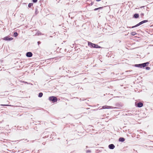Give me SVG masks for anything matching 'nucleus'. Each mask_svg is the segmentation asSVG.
<instances>
[{
	"label": "nucleus",
	"instance_id": "f257e3e1",
	"mask_svg": "<svg viewBox=\"0 0 153 153\" xmlns=\"http://www.w3.org/2000/svg\"><path fill=\"white\" fill-rule=\"evenodd\" d=\"M116 106L117 107H118V108H117L116 107H113L111 106H108L107 105L104 106L102 107V108L103 109H109V108H120L121 107H122V106L121 105H116Z\"/></svg>",
	"mask_w": 153,
	"mask_h": 153
},
{
	"label": "nucleus",
	"instance_id": "f03ea898",
	"mask_svg": "<svg viewBox=\"0 0 153 153\" xmlns=\"http://www.w3.org/2000/svg\"><path fill=\"white\" fill-rule=\"evenodd\" d=\"M149 64V62H146V63H144L142 64H136L135 65V67L142 68V67H144L146 66L147 65Z\"/></svg>",
	"mask_w": 153,
	"mask_h": 153
},
{
	"label": "nucleus",
	"instance_id": "7ed1b4c3",
	"mask_svg": "<svg viewBox=\"0 0 153 153\" xmlns=\"http://www.w3.org/2000/svg\"><path fill=\"white\" fill-rule=\"evenodd\" d=\"M49 100L51 101H52L53 102H55L57 101V98L54 96H51L49 97Z\"/></svg>",
	"mask_w": 153,
	"mask_h": 153
},
{
	"label": "nucleus",
	"instance_id": "20e7f679",
	"mask_svg": "<svg viewBox=\"0 0 153 153\" xmlns=\"http://www.w3.org/2000/svg\"><path fill=\"white\" fill-rule=\"evenodd\" d=\"M148 22V21L147 20H145L141 22H139L138 24H137L136 25H135L134 26H132L131 27V28H133L137 27L139 25H140L145 23L147 22Z\"/></svg>",
	"mask_w": 153,
	"mask_h": 153
},
{
	"label": "nucleus",
	"instance_id": "39448f33",
	"mask_svg": "<svg viewBox=\"0 0 153 153\" xmlns=\"http://www.w3.org/2000/svg\"><path fill=\"white\" fill-rule=\"evenodd\" d=\"M88 46L90 48H94L95 47V44L92 43L90 42H88Z\"/></svg>",
	"mask_w": 153,
	"mask_h": 153
},
{
	"label": "nucleus",
	"instance_id": "423d86ee",
	"mask_svg": "<svg viewBox=\"0 0 153 153\" xmlns=\"http://www.w3.org/2000/svg\"><path fill=\"white\" fill-rule=\"evenodd\" d=\"M4 39L7 41H10L13 39V38L12 37L10 38L9 36H6L4 38Z\"/></svg>",
	"mask_w": 153,
	"mask_h": 153
},
{
	"label": "nucleus",
	"instance_id": "0eeeda50",
	"mask_svg": "<svg viewBox=\"0 0 153 153\" xmlns=\"http://www.w3.org/2000/svg\"><path fill=\"white\" fill-rule=\"evenodd\" d=\"M32 55V53L31 52H27L26 54V56L27 57H31Z\"/></svg>",
	"mask_w": 153,
	"mask_h": 153
},
{
	"label": "nucleus",
	"instance_id": "6e6552de",
	"mask_svg": "<svg viewBox=\"0 0 153 153\" xmlns=\"http://www.w3.org/2000/svg\"><path fill=\"white\" fill-rule=\"evenodd\" d=\"M108 148L110 149H113L115 148V146L113 144H111L109 145Z\"/></svg>",
	"mask_w": 153,
	"mask_h": 153
},
{
	"label": "nucleus",
	"instance_id": "1a4fd4ad",
	"mask_svg": "<svg viewBox=\"0 0 153 153\" xmlns=\"http://www.w3.org/2000/svg\"><path fill=\"white\" fill-rule=\"evenodd\" d=\"M143 103L141 102H138L137 105V106L138 107L140 108L141 107L143 106Z\"/></svg>",
	"mask_w": 153,
	"mask_h": 153
},
{
	"label": "nucleus",
	"instance_id": "9d476101",
	"mask_svg": "<svg viewBox=\"0 0 153 153\" xmlns=\"http://www.w3.org/2000/svg\"><path fill=\"white\" fill-rule=\"evenodd\" d=\"M125 139L123 137H120L119 138V140L120 142H123L125 141Z\"/></svg>",
	"mask_w": 153,
	"mask_h": 153
},
{
	"label": "nucleus",
	"instance_id": "9b49d317",
	"mask_svg": "<svg viewBox=\"0 0 153 153\" xmlns=\"http://www.w3.org/2000/svg\"><path fill=\"white\" fill-rule=\"evenodd\" d=\"M139 16V15L137 13H135L134 15V17L135 18H138Z\"/></svg>",
	"mask_w": 153,
	"mask_h": 153
},
{
	"label": "nucleus",
	"instance_id": "f8f14e48",
	"mask_svg": "<svg viewBox=\"0 0 153 153\" xmlns=\"http://www.w3.org/2000/svg\"><path fill=\"white\" fill-rule=\"evenodd\" d=\"M43 95V93L42 92L39 93L38 95V97H41Z\"/></svg>",
	"mask_w": 153,
	"mask_h": 153
},
{
	"label": "nucleus",
	"instance_id": "ddd939ff",
	"mask_svg": "<svg viewBox=\"0 0 153 153\" xmlns=\"http://www.w3.org/2000/svg\"><path fill=\"white\" fill-rule=\"evenodd\" d=\"M137 33L135 32H133L131 33V34L132 36H134Z\"/></svg>",
	"mask_w": 153,
	"mask_h": 153
},
{
	"label": "nucleus",
	"instance_id": "4468645a",
	"mask_svg": "<svg viewBox=\"0 0 153 153\" xmlns=\"http://www.w3.org/2000/svg\"><path fill=\"white\" fill-rule=\"evenodd\" d=\"M101 48L100 47L98 46V45H96L95 44V47L94 48Z\"/></svg>",
	"mask_w": 153,
	"mask_h": 153
},
{
	"label": "nucleus",
	"instance_id": "2eb2a0df",
	"mask_svg": "<svg viewBox=\"0 0 153 153\" xmlns=\"http://www.w3.org/2000/svg\"><path fill=\"white\" fill-rule=\"evenodd\" d=\"M33 5V3H29L28 5V7H31Z\"/></svg>",
	"mask_w": 153,
	"mask_h": 153
},
{
	"label": "nucleus",
	"instance_id": "dca6fc26",
	"mask_svg": "<svg viewBox=\"0 0 153 153\" xmlns=\"http://www.w3.org/2000/svg\"><path fill=\"white\" fill-rule=\"evenodd\" d=\"M14 36L15 37H16L18 36V34L16 32H14L13 34Z\"/></svg>",
	"mask_w": 153,
	"mask_h": 153
},
{
	"label": "nucleus",
	"instance_id": "f3484780",
	"mask_svg": "<svg viewBox=\"0 0 153 153\" xmlns=\"http://www.w3.org/2000/svg\"><path fill=\"white\" fill-rule=\"evenodd\" d=\"M102 7H98L97 8H95L94 9V10L96 11V10H99V9H102Z\"/></svg>",
	"mask_w": 153,
	"mask_h": 153
},
{
	"label": "nucleus",
	"instance_id": "a211bd4d",
	"mask_svg": "<svg viewBox=\"0 0 153 153\" xmlns=\"http://www.w3.org/2000/svg\"><path fill=\"white\" fill-rule=\"evenodd\" d=\"M0 105L1 106H10V105Z\"/></svg>",
	"mask_w": 153,
	"mask_h": 153
},
{
	"label": "nucleus",
	"instance_id": "6ab92c4d",
	"mask_svg": "<svg viewBox=\"0 0 153 153\" xmlns=\"http://www.w3.org/2000/svg\"><path fill=\"white\" fill-rule=\"evenodd\" d=\"M146 69L147 70H149L150 69V68L149 67H147L146 68Z\"/></svg>",
	"mask_w": 153,
	"mask_h": 153
},
{
	"label": "nucleus",
	"instance_id": "aec40b11",
	"mask_svg": "<svg viewBox=\"0 0 153 153\" xmlns=\"http://www.w3.org/2000/svg\"><path fill=\"white\" fill-rule=\"evenodd\" d=\"M32 1L34 3H36L37 1V0H32Z\"/></svg>",
	"mask_w": 153,
	"mask_h": 153
},
{
	"label": "nucleus",
	"instance_id": "412c9836",
	"mask_svg": "<svg viewBox=\"0 0 153 153\" xmlns=\"http://www.w3.org/2000/svg\"><path fill=\"white\" fill-rule=\"evenodd\" d=\"M91 152V151L90 150H87L86 151V153H89V152Z\"/></svg>",
	"mask_w": 153,
	"mask_h": 153
},
{
	"label": "nucleus",
	"instance_id": "4be33fe9",
	"mask_svg": "<svg viewBox=\"0 0 153 153\" xmlns=\"http://www.w3.org/2000/svg\"><path fill=\"white\" fill-rule=\"evenodd\" d=\"M37 43H38V45H39V44H40L41 42L39 41L37 42Z\"/></svg>",
	"mask_w": 153,
	"mask_h": 153
},
{
	"label": "nucleus",
	"instance_id": "5701e85b",
	"mask_svg": "<svg viewBox=\"0 0 153 153\" xmlns=\"http://www.w3.org/2000/svg\"><path fill=\"white\" fill-rule=\"evenodd\" d=\"M54 132H53L52 134H51V135H54Z\"/></svg>",
	"mask_w": 153,
	"mask_h": 153
},
{
	"label": "nucleus",
	"instance_id": "b1692460",
	"mask_svg": "<svg viewBox=\"0 0 153 153\" xmlns=\"http://www.w3.org/2000/svg\"><path fill=\"white\" fill-rule=\"evenodd\" d=\"M100 0H96V1H100Z\"/></svg>",
	"mask_w": 153,
	"mask_h": 153
},
{
	"label": "nucleus",
	"instance_id": "393cba45",
	"mask_svg": "<svg viewBox=\"0 0 153 153\" xmlns=\"http://www.w3.org/2000/svg\"><path fill=\"white\" fill-rule=\"evenodd\" d=\"M88 146H86V148H88Z\"/></svg>",
	"mask_w": 153,
	"mask_h": 153
},
{
	"label": "nucleus",
	"instance_id": "a878e982",
	"mask_svg": "<svg viewBox=\"0 0 153 153\" xmlns=\"http://www.w3.org/2000/svg\"><path fill=\"white\" fill-rule=\"evenodd\" d=\"M142 15H143V14H142Z\"/></svg>",
	"mask_w": 153,
	"mask_h": 153
}]
</instances>
